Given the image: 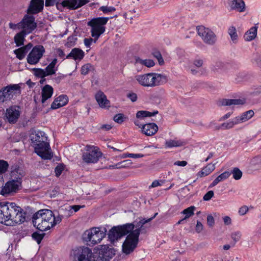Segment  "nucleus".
<instances>
[{
    "label": "nucleus",
    "instance_id": "nucleus-1",
    "mask_svg": "<svg viewBox=\"0 0 261 261\" xmlns=\"http://www.w3.org/2000/svg\"><path fill=\"white\" fill-rule=\"evenodd\" d=\"M62 219V217L55 216L50 210H40L34 214V226L40 231H44L60 223Z\"/></svg>",
    "mask_w": 261,
    "mask_h": 261
},
{
    "label": "nucleus",
    "instance_id": "nucleus-2",
    "mask_svg": "<svg viewBox=\"0 0 261 261\" xmlns=\"http://www.w3.org/2000/svg\"><path fill=\"white\" fill-rule=\"evenodd\" d=\"M9 208L8 212V223H11V225L21 224L24 222L32 221L33 222V210L30 206L24 207V210L17 206L14 202H7Z\"/></svg>",
    "mask_w": 261,
    "mask_h": 261
},
{
    "label": "nucleus",
    "instance_id": "nucleus-3",
    "mask_svg": "<svg viewBox=\"0 0 261 261\" xmlns=\"http://www.w3.org/2000/svg\"><path fill=\"white\" fill-rule=\"evenodd\" d=\"M157 215L158 213H155L152 217L147 220L142 219L136 224V227L137 228L135 230L133 229L130 232L123 243L122 251L124 253L129 254L134 250L137 246L139 236L142 227L145 223L151 221Z\"/></svg>",
    "mask_w": 261,
    "mask_h": 261
},
{
    "label": "nucleus",
    "instance_id": "nucleus-4",
    "mask_svg": "<svg viewBox=\"0 0 261 261\" xmlns=\"http://www.w3.org/2000/svg\"><path fill=\"white\" fill-rule=\"evenodd\" d=\"M34 147L35 152L42 159L50 160L53 157L47 138L45 134L41 131H37L34 135Z\"/></svg>",
    "mask_w": 261,
    "mask_h": 261
},
{
    "label": "nucleus",
    "instance_id": "nucleus-5",
    "mask_svg": "<svg viewBox=\"0 0 261 261\" xmlns=\"http://www.w3.org/2000/svg\"><path fill=\"white\" fill-rule=\"evenodd\" d=\"M135 79L139 85L146 87L160 86L165 84L168 81L166 75L155 72L137 75Z\"/></svg>",
    "mask_w": 261,
    "mask_h": 261
},
{
    "label": "nucleus",
    "instance_id": "nucleus-6",
    "mask_svg": "<svg viewBox=\"0 0 261 261\" xmlns=\"http://www.w3.org/2000/svg\"><path fill=\"white\" fill-rule=\"evenodd\" d=\"M110 18V17H96L88 22L87 25L91 28V35L92 37L94 38L95 43L100 35L105 32L106 27L105 25Z\"/></svg>",
    "mask_w": 261,
    "mask_h": 261
},
{
    "label": "nucleus",
    "instance_id": "nucleus-7",
    "mask_svg": "<svg viewBox=\"0 0 261 261\" xmlns=\"http://www.w3.org/2000/svg\"><path fill=\"white\" fill-rule=\"evenodd\" d=\"M107 232L106 228L94 227L85 231L83 234L84 241L93 245L99 243L106 237Z\"/></svg>",
    "mask_w": 261,
    "mask_h": 261
},
{
    "label": "nucleus",
    "instance_id": "nucleus-8",
    "mask_svg": "<svg viewBox=\"0 0 261 261\" xmlns=\"http://www.w3.org/2000/svg\"><path fill=\"white\" fill-rule=\"evenodd\" d=\"M135 225L132 223H127L122 225L113 227L108 232V237L111 242L118 240L125 235L130 233L134 229Z\"/></svg>",
    "mask_w": 261,
    "mask_h": 261
},
{
    "label": "nucleus",
    "instance_id": "nucleus-9",
    "mask_svg": "<svg viewBox=\"0 0 261 261\" xmlns=\"http://www.w3.org/2000/svg\"><path fill=\"white\" fill-rule=\"evenodd\" d=\"M101 155V153L97 147L87 145L85 147V151L83 153L82 159L86 163H95L99 160Z\"/></svg>",
    "mask_w": 261,
    "mask_h": 261
},
{
    "label": "nucleus",
    "instance_id": "nucleus-10",
    "mask_svg": "<svg viewBox=\"0 0 261 261\" xmlns=\"http://www.w3.org/2000/svg\"><path fill=\"white\" fill-rule=\"evenodd\" d=\"M20 87L18 84H11L0 90V102L11 99L14 95L20 94Z\"/></svg>",
    "mask_w": 261,
    "mask_h": 261
},
{
    "label": "nucleus",
    "instance_id": "nucleus-11",
    "mask_svg": "<svg viewBox=\"0 0 261 261\" xmlns=\"http://www.w3.org/2000/svg\"><path fill=\"white\" fill-rule=\"evenodd\" d=\"M21 185V178L18 177L16 179H12L7 181L3 185L1 192L2 195L7 196L16 193Z\"/></svg>",
    "mask_w": 261,
    "mask_h": 261
},
{
    "label": "nucleus",
    "instance_id": "nucleus-12",
    "mask_svg": "<svg viewBox=\"0 0 261 261\" xmlns=\"http://www.w3.org/2000/svg\"><path fill=\"white\" fill-rule=\"evenodd\" d=\"M197 32L198 35L202 38L203 41L206 44L210 45L214 44L217 40L215 33L208 28L203 26L197 27Z\"/></svg>",
    "mask_w": 261,
    "mask_h": 261
},
{
    "label": "nucleus",
    "instance_id": "nucleus-13",
    "mask_svg": "<svg viewBox=\"0 0 261 261\" xmlns=\"http://www.w3.org/2000/svg\"><path fill=\"white\" fill-rule=\"evenodd\" d=\"M28 14H25L22 19H25L23 25V30L25 32L30 33L33 31V0H31L27 10Z\"/></svg>",
    "mask_w": 261,
    "mask_h": 261
},
{
    "label": "nucleus",
    "instance_id": "nucleus-14",
    "mask_svg": "<svg viewBox=\"0 0 261 261\" xmlns=\"http://www.w3.org/2000/svg\"><path fill=\"white\" fill-rule=\"evenodd\" d=\"M92 253L87 247H81L75 250V256L78 261H90Z\"/></svg>",
    "mask_w": 261,
    "mask_h": 261
},
{
    "label": "nucleus",
    "instance_id": "nucleus-15",
    "mask_svg": "<svg viewBox=\"0 0 261 261\" xmlns=\"http://www.w3.org/2000/svg\"><path fill=\"white\" fill-rule=\"evenodd\" d=\"M20 112L15 107L11 106L6 109L5 117L8 122L11 124H15L20 116Z\"/></svg>",
    "mask_w": 261,
    "mask_h": 261
},
{
    "label": "nucleus",
    "instance_id": "nucleus-16",
    "mask_svg": "<svg viewBox=\"0 0 261 261\" xmlns=\"http://www.w3.org/2000/svg\"><path fill=\"white\" fill-rule=\"evenodd\" d=\"M99 257L102 261H109L115 255V250L107 245H101L99 250Z\"/></svg>",
    "mask_w": 261,
    "mask_h": 261
},
{
    "label": "nucleus",
    "instance_id": "nucleus-17",
    "mask_svg": "<svg viewBox=\"0 0 261 261\" xmlns=\"http://www.w3.org/2000/svg\"><path fill=\"white\" fill-rule=\"evenodd\" d=\"M88 2V0H63L61 4L64 7L76 9L87 4Z\"/></svg>",
    "mask_w": 261,
    "mask_h": 261
},
{
    "label": "nucleus",
    "instance_id": "nucleus-18",
    "mask_svg": "<svg viewBox=\"0 0 261 261\" xmlns=\"http://www.w3.org/2000/svg\"><path fill=\"white\" fill-rule=\"evenodd\" d=\"M159 129L158 126L154 123H149L142 127L141 132L147 136H151L156 133Z\"/></svg>",
    "mask_w": 261,
    "mask_h": 261
},
{
    "label": "nucleus",
    "instance_id": "nucleus-19",
    "mask_svg": "<svg viewBox=\"0 0 261 261\" xmlns=\"http://www.w3.org/2000/svg\"><path fill=\"white\" fill-rule=\"evenodd\" d=\"M95 97L100 107L102 108L110 107V102L107 99L106 95L102 91H98L96 93Z\"/></svg>",
    "mask_w": 261,
    "mask_h": 261
},
{
    "label": "nucleus",
    "instance_id": "nucleus-20",
    "mask_svg": "<svg viewBox=\"0 0 261 261\" xmlns=\"http://www.w3.org/2000/svg\"><path fill=\"white\" fill-rule=\"evenodd\" d=\"M7 202H0V223L6 225H11V223H8V212Z\"/></svg>",
    "mask_w": 261,
    "mask_h": 261
},
{
    "label": "nucleus",
    "instance_id": "nucleus-21",
    "mask_svg": "<svg viewBox=\"0 0 261 261\" xmlns=\"http://www.w3.org/2000/svg\"><path fill=\"white\" fill-rule=\"evenodd\" d=\"M246 102L245 99H222L219 100V105L221 106H231L243 105Z\"/></svg>",
    "mask_w": 261,
    "mask_h": 261
},
{
    "label": "nucleus",
    "instance_id": "nucleus-22",
    "mask_svg": "<svg viewBox=\"0 0 261 261\" xmlns=\"http://www.w3.org/2000/svg\"><path fill=\"white\" fill-rule=\"evenodd\" d=\"M68 101V98L65 95H62L57 97L51 105V109H57L65 106Z\"/></svg>",
    "mask_w": 261,
    "mask_h": 261
},
{
    "label": "nucleus",
    "instance_id": "nucleus-23",
    "mask_svg": "<svg viewBox=\"0 0 261 261\" xmlns=\"http://www.w3.org/2000/svg\"><path fill=\"white\" fill-rule=\"evenodd\" d=\"M229 6L231 9L239 12H243L245 10V4L243 0H229Z\"/></svg>",
    "mask_w": 261,
    "mask_h": 261
},
{
    "label": "nucleus",
    "instance_id": "nucleus-24",
    "mask_svg": "<svg viewBox=\"0 0 261 261\" xmlns=\"http://www.w3.org/2000/svg\"><path fill=\"white\" fill-rule=\"evenodd\" d=\"M85 53L83 50L79 48H74L66 57V59H72L75 61H81L83 59Z\"/></svg>",
    "mask_w": 261,
    "mask_h": 261
},
{
    "label": "nucleus",
    "instance_id": "nucleus-25",
    "mask_svg": "<svg viewBox=\"0 0 261 261\" xmlns=\"http://www.w3.org/2000/svg\"><path fill=\"white\" fill-rule=\"evenodd\" d=\"M53 87L49 85H46L42 89L41 95V102L42 103H44L47 99L50 98L53 94Z\"/></svg>",
    "mask_w": 261,
    "mask_h": 261
},
{
    "label": "nucleus",
    "instance_id": "nucleus-26",
    "mask_svg": "<svg viewBox=\"0 0 261 261\" xmlns=\"http://www.w3.org/2000/svg\"><path fill=\"white\" fill-rule=\"evenodd\" d=\"M32 46L33 44L30 42L24 46L15 49L14 52L16 54V57L19 60L23 59Z\"/></svg>",
    "mask_w": 261,
    "mask_h": 261
},
{
    "label": "nucleus",
    "instance_id": "nucleus-27",
    "mask_svg": "<svg viewBox=\"0 0 261 261\" xmlns=\"http://www.w3.org/2000/svg\"><path fill=\"white\" fill-rule=\"evenodd\" d=\"M44 52L45 49L42 45H36L34 47V64L39 61Z\"/></svg>",
    "mask_w": 261,
    "mask_h": 261
},
{
    "label": "nucleus",
    "instance_id": "nucleus-28",
    "mask_svg": "<svg viewBox=\"0 0 261 261\" xmlns=\"http://www.w3.org/2000/svg\"><path fill=\"white\" fill-rule=\"evenodd\" d=\"M215 164H208L197 173L199 177H202L210 174L215 169Z\"/></svg>",
    "mask_w": 261,
    "mask_h": 261
},
{
    "label": "nucleus",
    "instance_id": "nucleus-29",
    "mask_svg": "<svg viewBox=\"0 0 261 261\" xmlns=\"http://www.w3.org/2000/svg\"><path fill=\"white\" fill-rule=\"evenodd\" d=\"M257 27H251L244 35V39L246 41H250L254 39L257 36Z\"/></svg>",
    "mask_w": 261,
    "mask_h": 261
},
{
    "label": "nucleus",
    "instance_id": "nucleus-30",
    "mask_svg": "<svg viewBox=\"0 0 261 261\" xmlns=\"http://www.w3.org/2000/svg\"><path fill=\"white\" fill-rule=\"evenodd\" d=\"M254 115V112L252 110H249L242 113L240 116L236 117L238 123H243L251 118Z\"/></svg>",
    "mask_w": 261,
    "mask_h": 261
},
{
    "label": "nucleus",
    "instance_id": "nucleus-31",
    "mask_svg": "<svg viewBox=\"0 0 261 261\" xmlns=\"http://www.w3.org/2000/svg\"><path fill=\"white\" fill-rule=\"evenodd\" d=\"M29 33L25 32V30H22L17 33L14 36V42L17 46H20L23 44L24 37Z\"/></svg>",
    "mask_w": 261,
    "mask_h": 261
},
{
    "label": "nucleus",
    "instance_id": "nucleus-32",
    "mask_svg": "<svg viewBox=\"0 0 261 261\" xmlns=\"http://www.w3.org/2000/svg\"><path fill=\"white\" fill-rule=\"evenodd\" d=\"M184 145V142L177 139H175L174 140H169L166 141L165 142V147L166 148L180 147Z\"/></svg>",
    "mask_w": 261,
    "mask_h": 261
},
{
    "label": "nucleus",
    "instance_id": "nucleus-33",
    "mask_svg": "<svg viewBox=\"0 0 261 261\" xmlns=\"http://www.w3.org/2000/svg\"><path fill=\"white\" fill-rule=\"evenodd\" d=\"M231 175L229 171H225L219 175L210 185L211 187L216 186L219 182L227 179Z\"/></svg>",
    "mask_w": 261,
    "mask_h": 261
},
{
    "label": "nucleus",
    "instance_id": "nucleus-34",
    "mask_svg": "<svg viewBox=\"0 0 261 261\" xmlns=\"http://www.w3.org/2000/svg\"><path fill=\"white\" fill-rule=\"evenodd\" d=\"M57 63V59H54L46 67L45 70L47 76L54 74L56 73L57 69H55V66Z\"/></svg>",
    "mask_w": 261,
    "mask_h": 261
},
{
    "label": "nucleus",
    "instance_id": "nucleus-35",
    "mask_svg": "<svg viewBox=\"0 0 261 261\" xmlns=\"http://www.w3.org/2000/svg\"><path fill=\"white\" fill-rule=\"evenodd\" d=\"M136 63L144 65L148 68L152 67L155 65L154 62L151 59L143 60L140 58H137L136 59Z\"/></svg>",
    "mask_w": 261,
    "mask_h": 261
},
{
    "label": "nucleus",
    "instance_id": "nucleus-36",
    "mask_svg": "<svg viewBox=\"0 0 261 261\" xmlns=\"http://www.w3.org/2000/svg\"><path fill=\"white\" fill-rule=\"evenodd\" d=\"M158 113V111H154L153 112H150L147 111H139L136 113V118L137 119H143L147 117L153 116Z\"/></svg>",
    "mask_w": 261,
    "mask_h": 261
},
{
    "label": "nucleus",
    "instance_id": "nucleus-37",
    "mask_svg": "<svg viewBox=\"0 0 261 261\" xmlns=\"http://www.w3.org/2000/svg\"><path fill=\"white\" fill-rule=\"evenodd\" d=\"M228 33L230 37L231 41L234 43H236L238 41V36L236 28L233 26L230 27L228 30Z\"/></svg>",
    "mask_w": 261,
    "mask_h": 261
},
{
    "label": "nucleus",
    "instance_id": "nucleus-38",
    "mask_svg": "<svg viewBox=\"0 0 261 261\" xmlns=\"http://www.w3.org/2000/svg\"><path fill=\"white\" fill-rule=\"evenodd\" d=\"M44 0H34V14L41 12L43 8Z\"/></svg>",
    "mask_w": 261,
    "mask_h": 261
},
{
    "label": "nucleus",
    "instance_id": "nucleus-39",
    "mask_svg": "<svg viewBox=\"0 0 261 261\" xmlns=\"http://www.w3.org/2000/svg\"><path fill=\"white\" fill-rule=\"evenodd\" d=\"M237 122L238 121L235 117L233 119H232L231 121L222 123L221 124V125L220 126L219 128H223L225 129L231 128L235 125L239 124L238 122Z\"/></svg>",
    "mask_w": 261,
    "mask_h": 261
},
{
    "label": "nucleus",
    "instance_id": "nucleus-40",
    "mask_svg": "<svg viewBox=\"0 0 261 261\" xmlns=\"http://www.w3.org/2000/svg\"><path fill=\"white\" fill-rule=\"evenodd\" d=\"M195 210L194 206H191L185 209L182 213L185 215L184 220L187 219L194 215V211Z\"/></svg>",
    "mask_w": 261,
    "mask_h": 261
},
{
    "label": "nucleus",
    "instance_id": "nucleus-41",
    "mask_svg": "<svg viewBox=\"0 0 261 261\" xmlns=\"http://www.w3.org/2000/svg\"><path fill=\"white\" fill-rule=\"evenodd\" d=\"M9 167L8 162L3 160H0V174H2L5 173Z\"/></svg>",
    "mask_w": 261,
    "mask_h": 261
},
{
    "label": "nucleus",
    "instance_id": "nucleus-42",
    "mask_svg": "<svg viewBox=\"0 0 261 261\" xmlns=\"http://www.w3.org/2000/svg\"><path fill=\"white\" fill-rule=\"evenodd\" d=\"M230 173L232 174L233 178L236 180L241 179L242 176V172L238 168H233Z\"/></svg>",
    "mask_w": 261,
    "mask_h": 261
},
{
    "label": "nucleus",
    "instance_id": "nucleus-43",
    "mask_svg": "<svg viewBox=\"0 0 261 261\" xmlns=\"http://www.w3.org/2000/svg\"><path fill=\"white\" fill-rule=\"evenodd\" d=\"M34 74L38 77L43 78L47 76L44 69L41 68H34Z\"/></svg>",
    "mask_w": 261,
    "mask_h": 261
},
{
    "label": "nucleus",
    "instance_id": "nucleus-44",
    "mask_svg": "<svg viewBox=\"0 0 261 261\" xmlns=\"http://www.w3.org/2000/svg\"><path fill=\"white\" fill-rule=\"evenodd\" d=\"M45 235V233L43 232V231H41V232H34V240L39 244Z\"/></svg>",
    "mask_w": 261,
    "mask_h": 261
},
{
    "label": "nucleus",
    "instance_id": "nucleus-45",
    "mask_svg": "<svg viewBox=\"0 0 261 261\" xmlns=\"http://www.w3.org/2000/svg\"><path fill=\"white\" fill-rule=\"evenodd\" d=\"M99 10L105 14H108L115 11L116 9L113 7L106 6L100 7Z\"/></svg>",
    "mask_w": 261,
    "mask_h": 261
},
{
    "label": "nucleus",
    "instance_id": "nucleus-46",
    "mask_svg": "<svg viewBox=\"0 0 261 261\" xmlns=\"http://www.w3.org/2000/svg\"><path fill=\"white\" fill-rule=\"evenodd\" d=\"M76 38L73 36H69L65 45L67 47H71L75 45Z\"/></svg>",
    "mask_w": 261,
    "mask_h": 261
},
{
    "label": "nucleus",
    "instance_id": "nucleus-47",
    "mask_svg": "<svg viewBox=\"0 0 261 261\" xmlns=\"http://www.w3.org/2000/svg\"><path fill=\"white\" fill-rule=\"evenodd\" d=\"M92 66L90 64H87L83 65L81 68V73L84 75L87 74L91 70Z\"/></svg>",
    "mask_w": 261,
    "mask_h": 261
},
{
    "label": "nucleus",
    "instance_id": "nucleus-48",
    "mask_svg": "<svg viewBox=\"0 0 261 261\" xmlns=\"http://www.w3.org/2000/svg\"><path fill=\"white\" fill-rule=\"evenodd\" d=\"M153 56L158 60L160 65H162L164 63V61L162 58V55L159 52L153 53Z\"/></svg>",
    "mask_w": 261,
    "mask_h": 261
},
{
    "label": "nucleus",
    "instance_id": "nucleus-49",
    "mask_svg": "<svg viewBox=\"0 0 261 261\" xmlns=\"http://www.w3.org/2000/svg\"><path fill=\"white\" fill-rule=\"evenodd\" d=\"M123 117L124 115L122 114H118L114 117V120L118 123H121L124 121Z\"/></svg>",
    "mask_w": 261,
    "mask_h": 261
},
{
    "label": "nucleus",
    "instance_id": "nucleus-50",
    "mask_svg": "<svg viewBox=\"0 0 261 261\" xmlns=\"http://www.w3.org/2000/svg\"><path fill=\"white\" fill-rule=\"evenodd\" d=\"M242 234L240 231H236L232 233L231 238L235 242L239 241L241 238Z\"/></svg>",
    "mask_w": 261,
    "mask_h": 261
},
{
    "label": "nucleus",
    "instance_id": "nucleus-51",
    "mask_svg": "<svg viewBox=\"0 0 261 261\" xmlns=\"http://www.w3.org/2000/svg\"><path fill=\"white\" fill-rule=\"evenodd\" d=\"M214 195L213 191H209L204 195L203 199L205 201H208L214 196Z\"/></svg>",
    "mask_w": 261,
    "mask_h": 261
},
{
    "label": "nucleus",
    "instance_id": "nucleus-52",
    "mask_svg": "<svg viewBox=\"0 0 261 261\" xmlns=\"http://www.w3.org/2000/svg\"><path fill=\"white\" fill-rule=\"evenodd\" d=\"M248 211V206L244 205L242 207H241L238 211V213L240 215L243 216L245 215Z\"/></svg>",
    "mask_w": 261,
    "mask_h": 261
},
{
    "label": "nucleus",
    "instance_id": "nucleus-53",
    "mask_svg": "<svg viewBox=\"0 0 261 261\" xmlns=\"http://www.w3.org/2000/svg\"><path fill=\"white\" fill-rule=\"evenodd\" d=\"M207 223L210 227H213L215 224L214 217L212 215H208L207 217Z\"/></svg>",
    "mask_w": 261,
    "mask_h": 261
},
{
    "label": "nucleus",
    "instance_id": "nucleus-54",
    "mask_svg": "<svg viewBox=\"0 0 261 261\" xmlns=\"http://www.w3.org/2000/svg\"><path fill=\"white\" fill-rule=\"evenodd\" d=\"M93 41L94 42V38H88L84 39V43L87 47H89Z\"/></svg>",
    "mask_w": 261,
    "mask_h": 261
},
{
    "label": "nucleus",
    "instance_id": "nucleus-55",
    "mask_svg": "<svg viewBox=\"0 0 261 261\" xmlns=\"http://www.w3.org/2000/svg\"><path fill=\"white\" fill-rule=\"evenodd\" d=\"M194 65L197 68H200L202 67L203 61L202 59H196L193 62Z\"/></svg>",
    "mask_w": 261,
    "mask_h": 261
},
{
    "label": "nucleus",
    "instance_id": "nucleus-56",
    "mask_svg": "<svg viewBox=\"0 0 261 261\" xmlns=\"http://www.w3.org/2000/svg\"><path fill=\"white\" fill-rule=\"evenodd\" d=\"M121 166L122 168H126V167L130 166L132 164V162L130 160H124L123 161L121 162Z\"/></svg>",
    "mask_w": 261,
    "mask_h": 261
},
{
    "label": "nucleus",
    "instance_id": "nucleus-57",
    "mask_svg": "<svg viewBox=\"0 0 261 261\" xmlns=\"http://www.w3.org/2000/svg\"><path fill=\"white\" fill-rule=\"evenodd\" d=\"M195 230H196V232L198 233H200L203 230V225L199 221H197V224H196V227H195Z\"/></svg>",
    "mask_w": 261,
    "mask_h": 261
},
{
    "label": "nucleus",
    "instance_id": "nucleus-58",
    "mask_svg": "<svg viewBox=\"0 0 261 261\" xmlns=\"http://www.w3.org/2000/svg\"><path fill=\"white\" fill-rule=\"evenodd\" d=\"M127 97L129 98L132 102H135L137 100V95L135 93H129L127 94Z\"/></svg>",
    "mask_w": 261,
    "mask_h": 261
},
{
    "label": "nucleus",
    "instance_id": "nucleus-59",
    "mask_svg": "<svg viewBox=\"0 0 261 261\" xmlns=\"http://www.w3.org/2000/svg\"><path fill=\"white\" fill-rule=\"evenodd\" d=\"M64 168L62 166L58 165L57 166V167L55 168V172L57 176H59L61 175V173L62 172Z\"/></svg>",
    "mask_w": 261,
    "mask_h": 261
},
{
    "label": "nucleus",
    "instance_id": "nucleus-60",
    "mask_svg": "<svg viewBox=\"0 0 261 261\" xmlns=\"http://www.w3.org/2000/svg\"><path fill=\"white\" fill-rule=\"evenodd\" d=\"M56 54L58 56L62 59H65L64 57L65 56L63 50L61 48H57L56 49Z\"/></svg>",
    "mask_w": 261,
    "mask_h": 261
},
{
    "label": "nucleus",
    "instance_id": "nucleus-61",
    "mask_svg": "<svg viewBox=\"0 0 261 261\" xmlns=\"http://www.w3.org/2000/svg\"><path fill=\"white\" fill-rule=\"evenodd\" d=\"M224 223L226 225H229L231 224V219L229 216H224L223 217Z\"/></svg>",
    "mask_w": 261,
    "mask_h": 261
},
{
    "label": "nucleus",
    "instance_id": "nucleus-62",
    "mask_svg": "<svg viewBox=\"0 0 261 261\" xmlns=\"http://www.w3.org/2000/svg\"><path fill=\"white\" fill-rule=\"evenodd\" d=\"M12 173H16L21 174L20 167L18 165L12 166Z\"/></svg>",
    "mask_w": 261,
    "mask_h": 261
},
{
    "label": "nucleus",
    "instance_id": "nucleus-63",
    "mask_svg": "<svg viewBox=\"0 0 261 261\" xmlns=\"http://www.w3.org/2000/svg\"><path fill=\"white\" fill-rule=\"evenodd\" d=\"M187 162L185 161H177L174 162V165L178 166L185 167L187 165Z\"/></svg>",
    "mask_w": 261,
    "mask_h": 261
},
{
    "label": "nucleus",
    "instance_id": "nucleus-64",
    "mask_svg": "<svg viewBox=\"0 0 261 261\" xmlns=\"http://www.w3.org/2000/svg\"><path fill=\"white\" fill-rule=\"evenodd\" d=\"M27 61L30 64L33 65V49L31 50L28 56Z\"/></svg>",
    "mask_w": 261,
    "mask_h": 261
}]
</instances>
